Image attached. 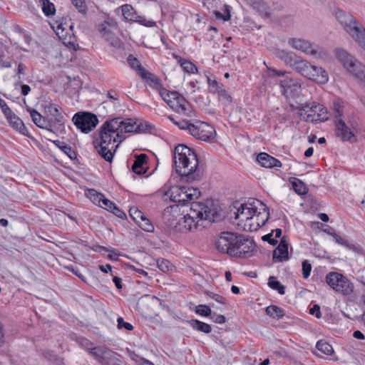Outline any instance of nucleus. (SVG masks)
Instances as JSON below:
<instances>
[{
	"label": "nucleus",
	"mask_w": 365,
	"mask_h": 365,
	"mask_svg": "<svg viewBox=\"0 0 365 365\" xmlns=\"http://www.w3.org/2000/svg\"><path fill=\"white\" fill-rule=\"evenodd\" d=\"M173 209L174 207L165 209L163 217L168 226L180 232L192 231L201 225L204 227L203 221L212 222L222 219L217 205L211 199L206 200L204 202H192L190 212L180 217L178 220L171 219Z\"/></svg>",
	"instance_id": "f257e3e1"
},
{
	"label": "nucleus",
	"mask_w": 365,
	"mask_h": 365,
	"mask_svg": "<svg viewBox=\"0 0 365 365\" xmlns=\"http://www.w3.org/2000/svg\"><path fill=\"white\" fill-rule=\"evenodd\" d=\"M141 124L136 120L128 118L123 120L118 117L107 120L100 129V142L96 148L101 158L107 162L113 160L116 149L125 139V133L140 132Z\"/></svg>",
	"instance_id": "f03ea898"
},
{
	"label": "nucleus",
	"mask_w": 365,
	"mask_h": 365,
	"mask_svg": "<svg viewBox=\"0 0 365 365\" xmlns=\"http://www.w3.org/2000/svg\"><path fill=\"white\" fill-rule=\"evenodd\" d=\"M215 245L219 252L236 258L252 256L256 247L251 238L231 232H221L216 238Z\"/></svg>",
	"instance_id": "7ed1b4c3"
},
{
	"label": "nucleus",
	"mask_w": 365,
	"mask_h": 365,
	"mask_svg": "<svg viewBox=\"0 0 365 365\" xmlns=\"http://www.w3.org/2000/svg\"><path fill=\"white\" fill-rule=\"evenodd\" d=\"M174 164L176 172L186 180L198 179L202 173L198 167L199 161L195 152L184 145H178L174 150Z\"/></svg>",
	"instance_id": "20e7f679"
},
{
	"label": "nucleus",
	"mask_w": 365,
	"mask_h": 365,
	"mask_svg": "<svg viewBox=\"0 0 365 365\" xmlns=\"http://www.w3.org/2000/svg\"><path fill=\"white\" fill-rule=\"evenodd\" d=\"M335 16L350 36L365 50V28L349 13L342 10L336 11Z\"/></svg>",
	"instance_id": "39448f33"
},
{
	"label": "nucleus",
	"mask_w": 365,
	"mask_h": 365,
	"mask_svg": "<svg viewBox=\"0 0 365 365\" xmlns=\"http://www.w3.org/2000/svg\"><path fill=\"white\" fill-rule=\"evenodd\" d=\"M257 203L264 206L259 200H253L252 202H248L241 204L235 212V218L238 220L240 223L243 224L244 230H247L250 232L256 231L264 225V220H262L261 223L258 221L256 222V224L252 222L257 212Z\"/></svg>",
	"instance_id": "423d86ee"
},
{
	"label": "nucleus",
	"mask_w": 365,
	"mask_h": 365,
	"mask_svg": "<svg viewBox=\"0 0 365 365\" xmlns=\"http://www.w3.org/2000/svg\"><path fill=\"white\" fill-rule=\"evenodd\" d=\"M163 100L175 112L187 117L195 116L191 104L177 91H169L163 88L159 92Z\"/></svg>",
	"instance_id": "0eeeda50"
},
{
	"label": "nucleus",
	"mask_w": 365,
	"mask_h": 365,
	"mask_svg": "<svg viewBox=\"0 0 365 365\" xmlns=\"http://www.w3.org/2000/svg\"><path fill=\"white\" fill-rule=\"evenodd\" d=\"M169 118L180 129L187 130L193 137L203 141L209 140L215 132L210 125L202 121L196 120L195 123H191L186 120L176 121L172 117H169Z\"/></svg>",
	"instance_id": "6e6552de"
},
{
	"label": "nucleus",
	"mask_w": 365,
	"mask_h": 365,
	"mask_svg": "<svg viewBox=\"0 0 365 365\" xmlns=\"http://www.w3.org/2000/svg\"><path fill=\"white\" fill-rule=\"evenodd\" d=\"M337 59L349 73L361 81L365 82V66L342 48L335 51Z\"/></svg>",
	"instance_id": "1a4fd4ad"
},
{
	"label": "nucleus",
	"mask_w": 365,
	"mask_h": 365,
	"mask_svg": "<svg viewBox=\"0 0 365 365\" xmlns=\"http://www.w3.org/2000/svg\"><path fill=\"white\" fill-rule=\"evenodd\" d=\"M297 108L301 118L306 122L316 123L324 122L329 118L327 108L315 102L302 104Z\"/></svg>",
	"instance_id": "9d476101"
},
{
	"label": "nucleus",
	"mask_w": 365,
	"mask_h": 365,
	"mask_svg": "<svg viewBox=\"0 0 365 365\" xmlns=\"http://www.w3.org/2000/svg\"><path fill=\"white\" fill-rule=\"evenodd\" d=\"M326 282L331 289L343 295H349L353 292V284L339 272L328 273L326 276Z\"/></svg>",
	"instance_id": "9b49d317"
},
{
	"label": "nucleus",
	"mask_w": 365,
	"mask_h": 365,
	"mask_svg": "<svg viewBox=\"0 0 365 365\" xmlns=\"http://www.w3.org/2000/svg\"><path fill=\"white\" fill-rule=\"evenodd\" d=\"M269 75L274 76H284V78L280 80L279 85L282 88V93L286 97L295 96L301 89V85L296 79L291 78L284 71H277L275 69H269Z\"/></svg>",
	"instance_id": "f8f14e48"
},
{
	"label": "nucleus",
	"mask_w": 365,
	"mask_h": 365,
	"mask_svg": "<svg viewBox=\"0 0 365 365\" xmlns=\"http://www.w3.org/2000/svg\"><path fill=\"white\" fill-rule=\"evenodd\" d=\"M90 354L103 365H117L120 355L105 346L91 348Z\"/></svg>",
	"instance_id": "ddd939ff"
},
{
	"label": "nucleus",
	"mask_w": 365,
	"mask_h": 365,
	"mask_svg": "<svg viewBox=\"0 0 365 365\" xmlns=\"http://www.w3.org/2000/svg\"><path fill=\"white\" fill-rule=\"evenodd\" d=\"M72 120L74 125L84 133L91 132L98 123L96 115L90 113H77L73 115Z\"/></svg>",
	"instance_id": "4468645a"
},
{
	"label": "nucleus",
	"mask_w": 365,
	"mask_h": 365,
	"mask_svg": "<svg viewBox=\"0 0 365 365\" xmlns=\"http://www.w3.org/2000/svg\"><path fill=\"white\" fill-rule=\"evenodd\" d=\"M287 43L289 46L294 49L299 51L307 55L320 56L321 52L319 51V48L308 40L300 38H290L288 39Z\"/></svg>",
	"instance_id": "2eb2a0df"
},
{
	"label": "nucleus",
	"mask_w": 365,
	"mask_h": 365,
	"mask_svg": "<svg viewBox=\"0 0 365 365\" xmlns=\"http://www.w3.org/2000/svg\"><path fill=\"white\" fill-rule=\"evenodd\" d=\"M115 29V26L110 24L108 21H104L98 26V30L101 34L102 37L113 47L120 48L122 47L123 43L115 35L114 30Z\"/></svg>",
	"instance_id": "dca6fc26"
},
{
	"label": "nucleus",
	"mask_w": 365,
	"mask_h": 365,
	"mask_svg": "<svg viewBox=\"0 0 365 365\" xmlns=\"http://www.w3.org/2000/svg\"><path fill=\"white\" fill-rule=\"evenodd\" d=\"M289 242L285 236H283L279 244L273 251L272 259L274 262H281L289 259L288 253Z\"/></svg>",
	"instance_id": "f3484780"
},
{
	"label": "nucleus",
	"mask_w": 365,
	"mask_h": 365,
	"mask_svg": "<svg viewBox=\"0 0 365 365\" xmlns=\"http://www.w3.org/2000/svg\"><path fill=\"white\" fill-rule=\"evenodd\" d=\"M336 135L344 141H351L354 138V135L350 128H349L345 122L341 119L335 121Z\"/></svg>",
	"instance_id": "a211bd4d"
},
{
	"label": "nucleus",
	"mask_w": 365,
	"mask_h": 365,
	"mask_svg": "<svg viewBox=\"0 0 365 365\" xmlns=\"http://www.w3.org/2000/svg\"><path fill=\"white\" fill-rule=\"evenodd\" d=\"M184 187L185 186H173L165 192V195L168 196L170 200L174 202L185 205L187 203V200L185 196V192Z\"/></svg>",
	"instance_id": "6ab92c4d"
},
{
	"label": "nucleus",
	"mask_w": 365,
	"mask_h": 365,
	"mask_svg": "<svg viewBox=\"0 0 365 365\" xmlns=\"http://www.w3.org/2000/svg\"><path fill=\"white\" fill-rule=\"evenodd\" d=\"M45 112L47 115L53 118V122L59 125H64L66 119L59 110V107L53 103H48L45 106Z\"/></svg>",
	"instance_id": "aec40b11"
},
{
	"label": "nucleus",
	"mask_w": 365,
	"mask_h": 365,
	"mask_svg": "<svg viewBox=\"0 0 365 365\" xmlns=\"http://www.w3.org/2000/svg\"><path fill=\"white\" fill-rule=\"evenodd\" d=\"M310 73L311 76H309L308 79L314 81L318 83L325 84L329 81L327 72L322 67L312 65Z\"/></svg>",
	"instance_id": "412c9836"
},
{
	"label": "nucleus",
	"mask_w": 365,
	"mask_h": 365,
	"mask_svg": "<svg viewBox=\"0 0 365 365\" xmlns=\"http://www.w3.org/2000/svg\"><path fill=\"white\" fill-rule=\"evenodd\" d=\"M257 162L266 168H279L282 166L281 162L272 155L266 153H261L257 157Z\"/></svg>",
	"instance_id": "4be33fe9"
},
{
	"label": "nucleus",
	"mask_w": 365,
	"mask_h": 365,
	"mask_svg": "<svg viewBox=\"0 0 365 365\" xmlns=\"http://www.w3.org/2000/svg\"><path fill=\"white\" fill-rule=\"evenodd\" d=\"M60 39L62 40L63 43L73 49V51H76L78 48V45L77 43V38L74 35L73 31L63 32L62 31H58V34H56Z\"/></svg>",
	"instance_id": "5701e85b"
},
{
	"label": "nucleus",
	"mask_w": 365,
	"mask_h": 365,
	"mask_svg": "<svg viewBox=\"0 0 365 365\" xmlns=\"http://www.w3.org/2000/svg\"><path fill=\"white\" fill-rule=\"evenodd\" d=\"M276 56L286 65L290 66L292 68L300 57L292 51L279 49L276 51Z\"/></svg>",
	"instance_id": "b1692460"
},
{
	"label": "nucleus",
	"mask_w": 365,
	"mask_h": 365,
	"mask_svg": "<svg viewBox=\"0 0 365 365\" xmlns=\"http://www.w3.org/2000/svg\"><path fill=\"white\" fill-rule=\"evenodd\" d=\"M28 111L30 113L32 121L36 126L51 131L50 129L51 123L45 117H43L35 109L29 108Z\"/></svg>",
	"instance_id": "393cba45"
},
{
	"label": "nucleus",
	"mask_w": 365,
	"mask_h": 365,
	"mask_svg": "<svg viewBox=\"0 0 365 365\" xmlns=\"http://www.w3.org/2000/svg\"><path fill=\"white\" fill-rule=\"evenodd\" d=\"M327 233L333 236V237L335 239L336 242H337L338 244L346 247V248L354 251L356 254H359L365 257V251L361 246L349 243L348 240H346L344 238H342L335 232L332 233L328 232Z\"/></svg>",
	"instance_id": "a878e982"
},
{
	"label": "nucleus",
	"mask_w": 365,
	"mask_h": 365,
	"mask_svg": "<svg viewBox=\"0 0 365 365\" xmlns=\"http://www.w3.org/2000/svg\"><path fill=\"white\" fill-rule=\"evenodd\" d=\"M142 71V75L140 76L141 78L145 81L150 87L158 90L160 92V89L163 88L162 86L161 80L155 74L147 70Z\"/></svg>",
	"instance_id": "bb28decb"
},
{
	"label": "nucleus",
	"mask_w": 365,
	"mask_h": 365,
	"mask_svg": "<svg viewBox=\"0 0 365 365\" xmlns=\"http://www.w3.org/2000/svg\"><path fill=\"white\" fill-rule=\"evenodd\" d=\"M312 66V65L309 61L299 57L293 69L304 77L309 78V76H311Z\"/></svg>",
	"instance_id": "cd10ccee"
},
{
	"label": "nucleus",
	"mask_w": 365,
	"mask_h": 365,
	"mask_svg": "<svg viewBox=\"0 0 365 365\" xmlns=\"http://www.w3.org/2000/svg\"><path fill=\"white\" fill-rule=\"evenodd\" d=\"M147 156L145 154H140L137 156L133 165V171L138 175H141L145 173L147 169Z\"/></svg>",
	"instance_id": "c85d7f7f"
},
{
	"label": "nucleus",
	"mask_w": 365,
	"mask_h": 365,
	"mask_svg": "<svg viewBox=\"0 0 365 365\" xmlns=\"http://www.w3.org/2000/svg\"><path fill=\"white\" fill-rule=\"evenodd\" d=\"M6 119L9 120V124L13 128L18 130L23 135H26L28 130L21 119H20L16 115L12 113L11 116L7 117Z\"/></svg>",
	"instance_id": "c756f323"
},
{
	"label": "nucleus",
	"mask_w": 365,
	"mask_h": 365,
	"mask_svg": "<svg viewBox=\"0 0 365 365\" xmlns=\"http://www.w3.org/2000/svg\"><path fill=\"white\" fill-rule=\"evenodd\" d=\"M71 19H62L61 21H56L52 25L51 27L55 31L56 34H58V31H62L63 32L73 31V26L71 23H70Z\"/></svg>",
	"instance_id": "7c9ffc66"
},
{
	"label": "nucleus",
	"mask_w": 365,
	"mask_h": 365,
	"mask_svg": "<svg viewBox=\"0 0 365 365\" xmlns=\"http://www.w3.org/2000/svg\"><path fill=\"white\" fill-rule=\"evenodd\" d=\"M187 323L195 330L205 334H209L212 331V327L210 324L199 321L197 319H191L187 321Z\"/></svg>",
	"instance_id": "2f4dec72"
},
{
	"label": "nucleus",
	"mask_w": 365,
	"mask_h": 365,
	"mask_svg": "<svg viewBox=\"0 0 365 365\" xmlns=\"http://www.w3.org/2000/svg\"><path fill=\"white\" fill-rule=\"evenodd\" d=\"M53 144L66 154L71 160L76 158V153L71 145L60 140L53 141Z\"/></svg>",
	"instance_id": "473e14b6"
},
{
	"label": "nucleus",
	"mask_w": 365,
	"mask_h": 365,
	"mask_svg": "<svg viewBox=\"0 0 365 365\" xmlns=\"http://www.w3.org/2000/svg\"><path fill=\"white\" fill-rule=\"evenodd\" d=\"M266 314L274 319H282L284 315V311L277 305H270L265 309Z\"/></svg>",
	"instance_id": "72a5a7b5"
},
{
	"label": "nucleus",
	"mask_w": 365,
	"mask_h": 365,
	"mask_svg": "<svg viewBox=\"0 0 365 365\" xmlns=\"http://www.w3.org/2000/svg\"><path fill=\"white\" fill-rule=\"evenodd\" d=\"M39 6L46 16H52L56 12L54 4L49 0H39Z\"/></svg>",
	"instance_id": "f704fd0d"
},
{
	"label": "nucleus",
	"mask_w": 365,
	"mask_h": 365,
	"mask_svg": "<svg viewBox=\"0 0 365 365\" xmlns=\"http://www.w3.org/2000/svg\"><path fill=\"white\" fill-rule=\"evenodd\" d=\"M121 11L123 13V16L125 19L127 21H134L137 18V13L132 7V6L129 4H125L121 6Z\"/></svg>",
	"instance_id": "c9c22d12"
},
{
	"label": "nucleus",
	"mask_w": 365,
	"mask_h": 365,
	"mask_svg": "<svg viewBox=\"0 0 365 365\" xmlns=\"http://www.w3.org/2000/svg\"><path fill=\"white\" fill-rule=\"evenodd\" d=\"M86 196L89 198L94 204L101 205V200H103V197L104 195L97 192L94 189H88L86 190Z\"/></svg>",
	"instance_id": "e433bc0d"
},
{
	"label": "nucleus",
	"mask_w": 365,
	"mask_h": 365,
	"mask_svg": "<svg viewBox=\"0 0 365 365\" xmlns=\"http://www.w3.org/2000/svg\"><path fill=\"white\" fill-rule=\"evenodd\" d=\"M184 190L185 192V199L187 200V202L197 199L200 195V192L198 188L185 186Z\"/></svg>",
	"instance_id": "4c0bfd02"
},
{
	"label": "nucleus",
	"mask_w": 365,
	"mask_h": 365,
	"mask_svg": "<svg viewBox=\"0 0 365 365\" xmlns=\"http://www.w3.org/2000/svg\"><path fill=\"white\" fill-rule=\"evenodd\" d=\"M254 9L257 10L260 14L269 16L267 4L262 0H254L250 4Z\"/></svg>",
	"instance_id": "58836bf2"
},
{
	"label": "nucleus",
	"mask_w": 365,
	"mask_h": 365,
	"mask_svg": "<svg viewBox=\"0 0 365 365\" xmlns=\"http://www.w3.org/2000/svg\"><path fill=\"white\" fill-rule=\"evenodd\" d=\"M127 61H128L129 66L133 69H134L138 73V75L140 76L142 75V72H143L142 70H145V69L142 66L139 60L137 58L134 57L133 56L129 55L127 58Z\"/></svg>",
	"instance_id": "ea45409f"
},
{
	"label": "nucleus",
	"mask_w": 365,
	"mask_h": 365,
	"mask_svg": "<svg viewBox=\"0 0 365 365\" xmlns=\"http://www.w3.org/2000/svg\"><path fill=\"white\" fill-rule=\"evenodd\" d=\"M268 285L271 289L277 291L282 295L285 293V287L279 281L277 280L274 277L269 278Z\"/></svg>",
	"instance_id": "a19ab883"
},
{
	"label": "nucleus",
	"mask_w": 365,
	"mask_h": 365,
	"mask_svg": "<svg viewBox=\"0 0 365 365\" xmlns=\"http://www.w3.org/2000/svg\"><path fill=\"white\" fill-rule=\"evenodd\" d=\"M178 62L182 69L188 73H195L197 71V66L188 60L180 58Z\"/></svg>",
	"instance_id": "79ce46f5"
},
{
	"label": "nucleus",
	"mask_w": 365,
	"mask_h": 365,
	"mask_svg": "<svg viewBox=\"0 0 365 365\" xmlns=\"http://www.w3.org/2000/svg\"><path fill=\"white\" fill-rule=\"evenodd\" d=\"M317 349L326 355H331L334 352L333 347L327 341L319 340L316 345Z\"/></svg>",
	"instance_id": "37998d69"
},
{
	"label": "nucleus",
	"mask_w": 365,
	"mask_h": 365,
	"mask_svg": "<svg viewBox=\"0 0 365 365\" xmlns=\"http://www.w3.org/2000/svg\"><path fill=\"white\" fill-rule=\"evenodd\" d=\"M294 190L299 195H304L307 192L305 184L297 178L291 182Z\"/></svg>",
	"instance_id": "c03bdc74"
},
{
	"label": "nucleus",
	"mask_w": 365,
	"mask_h": 365,
	"mask_svg": "<svg viewBox=\"0 0 365 365\" xmlns=\"http://www.w3.org/2000/svg\"><path fill=\"white\" fill-rule=\"evenodd\" d=\"M138 226L145 232H153L154 230V226L151 223L150 220L144 215L142 219L138 222Z\"/></svg>",
	"instance_id": "a18cd8bd"
},
{
	"label": "nucleus",
	"mask_w": 365,
	"mask_h": 365,
	"mask_svg": "<svg viewBox=\"0 0 365 365\" xmlns=\"http://www.w3.org/2000/svg\"><path fill=\"white\" fill-rule=\"evenodd\" d=\"M195 312L197 314L204 316V317H210L212 314L211 309L209 306L205 304H200L196 307Z\"/></svg>",
	"instance_id": "49530a36"
},
{
	"label": "nucleus",
	"mask_w": 365,
	"mask_h": 365,
	"mask_svg": "<svg viewBox=\"0 0 365 365\" xmlns=\"http://www.w3.org/2000/svg\"><path fill=\"white\" fill-rule=\"evenodd\" d=\"M130 217L138 224V222L145 215L143 212L136 207H131L129 210Z\"/></svg>",
	"instance_id": "de8ad7c7"
},
{
	"label": "nucleus",
	"mask_w": 365,
	"mask_h": 365,
	"mask_svg": "<svg viewBox=\"0 0 365 365\" xmlns=\"http://www.w3.org/2000/svg\"><path fill=\"white\" fill-rule=\"evenodd\" d=\"M158 267L163 272H167L172 269L173 264L167 259L158 260Z\"/></svg>",
	"instance_id": "09e8293b"
},
{
	"label": "nucleus",
	"mask_w": 365,
	"mask_h": 365,
	"mask_svg": "<svg viewBox=\"0 0 365 365\" xmlns=\"http://www.w3.org/2000/svg\"><path fill=\"white\" fill-rule=\"evenodd\" d=\"M133 21L138 22L140 24L147 26V27H152L155 26V22L153 20H147L145 16H140L137 14V18Z\"/></svg>",
	"instance_id": "8fccbe9b"
},
{
	"label": "nucleus",
	"mask_w": 365,
	"mask_h": 365,
	"mask_svg": "<svg viewBox=\"0 0 365 365\" xmlns=\"http://www.w3.org/2000/svg\"><path fill=\"white\" fill-rule=\"evenodd\" d=\"M93 250L96 252H101L102 250L105 252H110L111 253L108 255V258L110 259L117 260L118 255L113 250H109L107 247L98 245L95 248H93Z\"/></svg>",
	"instance_id": "3c124183"
},
{
	"label": "nucleus",
	"mask_w": 365,
	"mask_h": 365,
	"mask_svg": "<svg viewBox=\"0 0 365 365\" xmlns=\"http://www.w3.org/2000/svg\"><path fill=\"white\" fill-rule=\"evenodd\" d=\"M205 294L211 299H214L218 303H220L222 304H227V299L223 297L222 296L215 294L212 292L207 291Z\"/></svg>",
	"instance_id": "603ef678"
},
{
	"label": "nucleus",
	"mask_w": 365,
	"mask_h": 365,
	"mask_svg": "<svg viewBox=\"0 0 365 365\" xmlns=\"http://www.w3.org/2000/svg\"><path fill=\"white\" fill-rule=\"evenodd\" d=\"M312 271V265L308 260H304L302 262V276L304 279H307Z\"/></svg>",
	"instance_id": "864d4df0"
},
{
	"label": "nucleus",
	"mask_w": 365,
	"mask_h": 365,
	"mask_svg": "<svg viewBox=\"0 0 365 365\" xmlns=\"http://www.w3.org/2000/svg\"><path fill=\"white\" fill-rule=\"evenodd\" d=\"M115 204L110 201V200L105 197V196L103 197V200H101L100 207L106 209L108 211L111 212L113 208H115Z\"/></svg>",
	"instance_id": "5fc2aeb1"
},
{
	"label": "nucleus",
	"mask_w": 365,
	"mask_h": 365,
	"mask_svg": "<svg viewBox=\"0 0 365 365\" xmlns=\"http://www.w3.org/2000/svg\"><path fill=\"white\" fill-rule=\"evenodd\" d=\"M117 322L118 328L120 329L123 328L125 329L128 331H131L133 329V326L131 324L125 322L123 317H118L117 319Z\"/></svg>",
	"instance_id": "6e6d98bb"
},
{
	"label": "nucleus",
	"mask_w": 365,
	"mask_h": 365,
	"mask_svg": "<svg viewBox=\"0 0 365 365\" xmlns=\"http://www.w3.org/2000/svg\"><path fill=\"white\" fill-rule=\"evenodd\" d=\"M73 4L78 10L80 13L85 14L86 12V6L84 0H71Z\"/></svg>",
	"instance_id": "4d7b16f0"
},
{
	"label": "nucleus",
	"mask_w": 365,
	"mask_h": 365,
	"mask_svg": "<svg viewBox=\"0 0 365 365\" xmlns=\"http://www.w3.org/2000/svg\"><path fill=\"white\" fill-rule=\"evenodd\" d=\"M0 108L3 113L5 115L6 118L11 116L13 113L11 109L8 106L6 101L0 98Z\"/></svg>",
	"instance_id": "13d9d810"
},
{
	"label": "nucleus",
	"mask_w": 365,
	"mask_h": 365,
	"mask_svg": "<svg viewBox=\"0 0 365 365\" xmlns=\"http://www.w3.org/2000/svg\"><path fill=\"white\" fill-rule=\"evenodd\" d=\"M210 319L217 324H224L226 321V318L224 315L218 314L215 312L212 313Z\"/></svg>",
	"instance_id": "bf43d9fd"
},
{
	"label": "nucleus",
	"mask_w": 365,
	"mask_h": 365,
	"mask_svg": "<svg viewBox=\"0 0 365 365\" xmlns=\"http://www.w3.org/2000/svg\"><path fill=\"white\" fill-rule=\"evenodd\" d=\"M218 92L220 93V98L221 101H224L225 103H231V96L228 93H227L226 91L222 89V88L220 87V90H218Z\"/></svg>",
	"instance_id": "052dcab7"
},
{
	"label": "nucleus",
	"mask_w": 365,
	"mask_h": 365,
	"mask_svg": "<svg viewBox=\"0 0 365 365\" xmlns=\"http://www.w3.org/2000/svg\"><path fill=\"white\" fill-rule=\"evenodd\" d=\"M334 117L338 120L341 119V116L343 114V109L339 103H334Z\"/></svg>",
	"instance_id": "680f3d73"
},
{
	"label": "nucleus",
	"mask_w": 365,
	"mask_h": 365,
	"mask_svg": "<svg viewBox=\"0 0 365 365\" xmlns=\"http://www.w3.org/2000/svg\"><path fill=\"white\" fill-rule=\"evenodd\" d=\"M110 212L113 213L115 216L120 219L126 218V214L116 205H115V208H113Z\"/></svg>",
	"instance_id": "e2e57ef3"
},
{
	"label": "nucleus",
	"mask_w": 365,
	"mask_h": 365,
	"mask_svg": "<svg viewBox=\"0 0 365 365\" xmlns=\"http://www.w3.org/2000/svg\"><path fill=\"white\" fill-rule=\"evenodd\" d=\"M309 313L318 319L321 318L322 314L320 312V307L318 304H314L310 309Z\"/></svg>",
	"instance_id": "0e129e2a"
},
{
	"label": "nucleus",
	"mask_w": 365,
	"mask_h": 365,
	"mask_svg": "<svg viewBox=\"0 0 365 365\" xmlns=\"http://www.w3.org/2000/svg\"><path fill=\"white\" fill-rule=\"evenodd\" d=\"M263 241L268 242L272 245H275L278 242L277 239L272 238V232L265 235L262 237Z\"/></svg>",
	"instance_id": "69168bd1"
},
{
	"label": "nucleus",
	"mask_w": 365,
	"mask_h": 365,
	"mask_svg": "<svg viewBox=\"0 0 365 365\" xmlns=\"http://www.w3.org/2000/svg\"><path fill=\"white\" fill-rule=\"evenodd\" d=\"M107 97L110 100V101H116L119 98V96L118 94L115 92V91H109L107 93Z\"/></svg>",
	"instance_id": "338daca9"
},
{
	"label": "nucleus",
	"mask_w": 365,
	"mask_h": 365,
	"mask_svg": "<svg viewBox=\"0 0 365 365\" xmlns=\"http://www.w3.org/2000/svg\"><path fill=\"white\" fill-rule=\"evenodd\" d=\"M129 267H130V269H133V270L135 271L139 274L143 275L144 277H148V272H145L144 269H140V268H137V267H135L133 265H130Z\"/></svg>",
	"instance_id": "774afa93"
}]
</instances>
